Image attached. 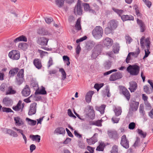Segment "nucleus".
<instances>
[{"mask_svg": "<svg viewBox=\"0 0 153 153\" xmlns=\"http://www.w3.org/2000/svg\"><path fill=\"white\" fill-rule=\"evenodd\" d=\"M140 53V51L139 48H137V51L135 52H130L131 55L135 57H137V56L139 55Z\"/></svg>", "mask_w": 153, "mask_h": 153, "instance_id": "50", "label": "nucleus"}, {"mask_svg": "<svg viewBox=\"0 0 153 153\" xmlns=\"http://www.w3.org/2000/svg\"><path fill=\"white\" fill-rule=\"evenodd\" d=\"M118 149L117 146L114 145L113 146L111 151V153H118Z\"/></svg>", "mask_w": 153, "mask_h": 153, "instance_id": "51", "label": "nucleus"}, {"mask_svg": "<svg viewBox=\"0 0 153 153\" xmlns=\"http://www.w3.org/2000/svg\"><path fill=\"white\" fill-rule=\"evenodd\" d=\"M137 23L140 27V31L142 32H144L145 30V26L142 20L137 19Z\"/></svg>", "mask_w": 153, "mask_h": 153, "instance_id": "24", "label": "nucleus"}, {"mask_svg": "<svg viewBox=\"0 0 153 153\" xmlns=\"http://www.w3.org/2000/svg\"><path fill=\"white\" fill-rule=\"evenodd\" d=\"M94 93V92L92 91H89L87 93L85 99L87 103H89L91 102L92 95Z\"/></svg>", "mask_w": 153, "mask_h": 153, "instance_id": "18", "label": "nucleus"}, {"mask_svg": "<svg viewBox=\"0 0 153 153\" xmlns=\"http://www.w3.org/2000/svg\"><path fill=\"white\" fill-rule=\"evenodd\" d=\"M13 41L15 43H17L20 41L26 42L27 41V39L25 36L22 35L16 38Z\"/></svg>", "mask_w": 153, "mask_h": 153, "instance_id": "28", "label": "nucleus"}, {"mask_svg": "<svg viewBox=\"0 0 153 153\" xmlns=\"http://www.w3.org/2000/svg\"><path fill=\"white\" fill-rule=\"evenodd\" d=\"M48 40V39L45 37H40L38 38L37 42L41 45L45 46L47 45Z\"/></svg>", "mask_w": 153, "mask_h": 153, "instance_id": "14", "label": "nucleus"}, {"mask_svg": "<svg viewBox=\"0 0 153 153\" xmlns=\"http://www.w3.org/2000/svg\"><path fill=\"white\" fill-rule=\"evenodd\" d=\"M38 52L40 53V56L42 57L43 56H44L45 55L47 54H48L47 52L46 51H43L42 50H38Z\"/></svg>", "mask_w": 153, "mask_h": 153, "instance_id": "64", "label": "nucleus"}, {"mask_svg": "<svg viewBox=\"0 0 153 153\" xmlns=\"http://www.w3.org/2000/svg\"><path fill=\"white\" fill-rule=\"evenodd\" d=\"M141 142L140 141V138L137 137L136 140L133 145V146L135 148L137 147L140 146L142 145Z\"/></svg>", "mask_w": 153, "mask_h": 153, "instance_id": "39", "label": "nucleus"}, {"mask_svg": "<svg viewBox=\"0 0 153 153\" xmlns=\"http://www.w3.org/2000/svg\"><path fill=\"white\" fill-rule=\"evenodd\" d=\"M127 71L131 76H137L139 74L140 67L136 65H129L127 68Z\"/></svg>", "mask_w": 153, "mask_h": 153, "instance_id": "4", "label": "nucleus"}, {"mask_svg": "<svg viewBox=\"0 0 153 153\" xmlns=\"http://www.w3.org/2000/svg\"><path fill=\"white\" fill-rule=\"evenodd\" d=\"M33 64L36 68L41 69L42 67L41 60L38 59H35L33 61Z\"/></svg>", "mask_w": 153, "mask_h": 153, "instance_id": "22", "label": "nucleus"}, {"mask_svg": "<svg viewBox=\"0 0 153 153\" xmlns=\"http://www.w3.org/2000/svg\"><path fill=\"white\" fill-rule=\"evenodd\" d=\"M138 132L139 134L141 136V137L144 138L146 137L147 134L146 132H143L142 130L139 129H138Z\"/></svg>", "mask_w": 153, "mask_h": 153, "instance_id": "49", "label": "nucleus"}, {"mask_svg": "<svg viewBox=\"0 0 153 153\" xmlns=\"http://www.w3.org/2000/svg\"><path fill=\"white\" fill-rule=\"evenodd\" d=\"M12 128L17 131L18 133L11 129L6 128L5 129L6 133L15 137H16L18 136V134H21L24 140L25 144H26L27 142V138L26 136L23 134V130L21 129L17 128L15 127H13Z\"/></svg>", "mask_w": 153, "mask_h": 153, "instance_id": "2", "label": "nucleus"}, {"mask_svg": "<svg viewBox=\"0 0 153 153\" xmlns=\"http://www.w3.org/2000/svg\"><path fill=\"white\" fill-rule=\"evenodd\" d=\"M85 111L86 115L91 119H94L95 115L93 107L91 105H88L85 108Z\"/></svg>", "mask_w": 153, "mask_h": 153, "instance_id": "6", "label": "nucleus"}, {"mask_svg": "<svg viewBox=\"0 0 153 153\" xmlns=\"http://www.w3.org/2000/svg\"><path fill=\"white\" fill-rule=\"evenodd\" d=\"M114 111L115 113L116 116H119L121 114L122 112L121 108L120 107H115L114 109Z\"/></svg>", "mask_w": 153, "mask_h": 153, "instance_id": "36", "label": "nucleus"}, {"mask_svg": "<svg viewBox=\"0 0 153 153\" xmlns=\"http://www.w3.org/2000/svg\"><path fill=\"white\" fill-rule=\"evenodd\" d=\"M22 102V101L21 100L19 101L17 105L13 107V110L16 111H19L20 110H21V105Z\"/></svg>", "mask_w": 153, "mask_h": 153, "instance_id": "35", "label": "nucleus"}, {"mask_svg": "<svg viewBox=\"0 0 153 153\" xmlns=\"http://www.w3.org/2000/svg\"><path fill=\"white\" fill-rule=\"evenodd\" d=\"M80 19L78 18L77 19V33L78 31L81 30H82V28L80 25Z\"/></svg>", "mask_w": 153, "mask_h": 153, "instance_id": "52", "label": "nucleus"}, {"mask_svg": "<svg viewBox=\"0 0 153 153\" xmlns=\"http://www.w3.org/2000/svg\"><path fill=\"white\" fill-rule=\"evenodd\" d=\"M130 87L129 89L131 92H133L137 88V85L135 81H132L129 82Z\"/></svg>", "mask_w": 153, "mask_h": 153, "instance_id": "21", "label": "nucleus"}, {"mask_svg": "<svg viewBox=\"0 0 153 153\" xmlns=\"http://www.w3.org/2000/svg\"><path fill=\"white\" fill-rule=\"evenodd\" d=\"M64 1L65 0H56V4L59 7H62L64 4Z\"/></svg>", "mask_w": 153, "mask_h": 153, "instance_id": "44", "label": "nucleus"}, {"mask_svg": "<svg viewBox=\"0 0 153 153\" xmlns=\"http://www.w3.org/2000/svg\"><path fill=\"white\" fill-rule=\"evenodd\" d=\"M98 135V134L95 133L92 137L90 139H87L86 140L87 143L90 145L94 144L97 141Z\"/></svg>", "mask_w": 153, "mask_h": 153, "instance_id": "12", "label": "nucleus"}, {"mask_svg": "<svg viewBox=\"0 0 153 153\" xmlns=\"http://www.w3.org/2000/svg\"><path fill=\"white\" fill-rule=\"evenodd\" d=\"M2 110L3 112H13V111L10 108H8L3 107L2 108Z\"/></svg>", "mask_w": 153, "mask_h": 153, "instance_id": "59", "label": "nucleus"}, {"mask_svg": "<svg viewBox=\"0 0 153 153\" xmlns=\"http://www.w3.org/2000/svg\"><path fill=\"white\" fill-rule=\"evenodd\" d=\"M113 10L118 15L121 17L122 15L124 12V10H119L117 8L113 7L112 8Z\"/></svg>", "mask_w": 153, "mask_h": 153, "instance_id": "41", "label": "nucleus"}, {"mask_svg": "<svg viewBox=\"0 0 153 153\" xmlns=\"http://www.w3.org/2000/svg\"><path fill=\"white\" fill-rule=\"evenodd\" d=\"M123 77L122 74L120 72L112 74L109 78L110 81H114L117 79L121 78Z\"/></svg>", "mask_w": 153, "mask_h": 153, "instance_id": "10", "label": "nucleus"}, {"mask_svg": "<svg viewBox=\"0 0 153 153\" xmlns=\"http://www.w3.org/2000/svg\"><path fill=\"white\" fill-rule=\"evenodd\" d=\"M121 19L123 21L127 20H133L134 17L131 15H123L121 16Z\"/></svg>", "mask_w": 153, "mask_h": 153, "instance_id": "27", "label": "nucleus"}, {"mask_svg": "<svg viewBox=\"0 0 153 153\" xmlns=\"http://www.w3.org/2000/svg\"><path fill=\"white\" fill-rule=\"evenodd\" d=\"M26 120L27 121L28 124L31 126H34L36 123V120L31 119L28 118H26Z\"/></svg>", "mask_w": 153, "mask_h": 153, "instance_id": "38", "label": "nucleus"}, {"mask_svg": "<svg viewBox=\"0 0 153 153\" xmlns=\"http://www.w3.org/2000/svg\"><path fill=\"white\" fill-rule=\"evenodd\" d=\"M65 133V129L62 127H58L55 130L54 133L57 134H63Z\"/></svg>", "mask_w": 153, "mask_h": 153, "instance_id": "29", "label": "nucleus"}, {"mask_svg": "<svg viewBox=\"0 0 153 153\" xmlns=\"http://www.w3.org/2000/svg\"><path fill=\"white\" fill-rule=\"evenodd\" d=\"M139 105V102H137L132 101L131 102L130 107L133 111H136L137 110Z\"/></svg>", "mask_w": 153, "mask_h": 153, "instance_id": "23", "label": "nucleus"}, {"mask_svg": "<svg viewBox=\"0 0 153 153\" xmlns=\"http://www.w3.org/2000/svg\"><path fill=\"white\" fill-rule=\"evenodd\" d=\"M113 51L114 53H117L119 50V47L117 45H114L113 46Z\"/></svg>", "mask_w": 153, "mask_h": 153, "instance_id": "61", "label": "nucleus"}, {"mask_svg": "<svg viewBox=\"0 0 153 153\" xmlns=\"http://www.w3.org/2000/svg\"><path fill=\"white\" fill-rule=\"evenodd\" d=\"M36 94H47V92L45 90V87H42L41 89L38 91H36Z\"/></svg>", "mask_w": 153, "mask_h": 153, "instance_id": "43", "label": "nucleus"}, {"mask_svg": "<svg viewBox=\"0 0 153 153\" xmlns=\"http://www.w3.org/2000/svg\"><path fill=\"white\" fill-rule=\"evenodd\" d=\"M120 144L122 146L126 149L129 148V141L127 139L126 135H124L122 137Z\"/></svg>", "mask_w": 153, "mask_h": 153, "instance_id": "9", "label": "nucleus"}, {"mask_svg": "<svg viewBox=\"0 0 153 153\" xmlns=\"http://www.w3.org/2000/svg\"><path fill=\"white\" fill-rule=\"evenodd\" d=\"M7 85L5 83L2 84L0 86V90L4 92L6 90L7 91Z\"/></svg>", "mask_w": 153, "mask_h": 153, "instance_id": "45", "label": "nucleus"}, {"mask_svg": "<svg viewBox=\"0 0 153 153\" xmlns=\"http://www.w3.org/2000/svg\"><path fill=\"white\" fill-rule=\"evenodd\" d=\"M78 146L81 149H84L85 148L84 143L82 142V140H79L78 141Z\"/></svg>", "mask_w": 153, "mask_h": 153, "instance_id": "55", "label": "nucleus"}, {"mask_svg": "<svg viewBox=\"0 0 153 153\" xmlns=\"http://www.w3.org/2000/svg\"><path fill=\"white\" fill-rule=\"evenodd\" d=\"M8 56L10 59L13 60H17L20 57V52L18 50H12L9 53Z\"/></svg>", "mask_w": 153, "mask_h": 153, "instance_id": "7", "label": "nucleus"}, {"mask_svg": "<svg viewBox=\"0 0 153 153\" xmlns=\"http://www.w3.org/2000/svg\"><path fill=\"white\" fill-rule=\"evenodd\" d=\"M30 90L29 86L26 85L22 89V94L23 96L26 97L30 95Z\"/></svg>", "mask_w": 153, "mask_h": 153, "instance_id": "13", "label": "nucleus"}, {"mask_svg": "<svg viewBox=\"0 0 153 153\" xmlns=\"http://www.w3.org/2000/svg\"><path fill=\"white\" fill-rule=\"evenodd\" d=\"M144 91L147 94H150L152 92V90L150 89L148 86L145 85L143 87Z\"/></svg>", "mask_w": 153, "mask_h": 153, "instance_id": "47", "label": "nucleus"}, {"mask_svg": "<svg viewBox=\"0 0 153 153\" xmlns=\"http://www.w3.org/2000/svg\"><path fill=\"white\" fill-rule=\"evenodd\" d=\"M113 30L110 28L109 26L106 27L105 30V32L106 34H109L112 32Z\"/></svg>", "mask_w": 153, "mask_h": 153, "instance_id": "48", "label": "nucleus"}, {"mask_svg": "<svg viewBox=\"0 0 153 153\" xmlns=\"http://www.w3.org/2000/svg\"><path fill=\"white\" fill-rule=\"evenodd\" d=\"M30 137L31 138L33 141H36L38 142H40L41 139V137L38 135H30Z\"/></svg>", "mask_w": 153, "mask_h": 153, "instance_id": "33", "label": "nucleus"}, {"mask_svg": "<svg viewBox=\"0 0 153 153\" xmlns=\"http://www.w3.org/2000/svg\"><path fill=\"white\" fill-rule=\"evenodd\" d=\"M100 49L99 48H97V47H95L91 56V58L94 59H96L100 54Z\"/></svg>", "mask_w": 153, "mask_h": 153, "instance_id": "16", "label": "nucleus"}, {"mask_svg": "<svg viewBox=\"0 0 153 153\" xmlns=\"http://www.w3.org/2000/svg\"><path fill=\"white\" fill-rule=\"evenodd\" d=\"M14 120L16 126H20L24 124V122L19 117H14Z\"/></svg>", "mask_w": 153, "mask_h": 153, "instance_id": "25", "label": "nucleus"}, {"mask_svg": "<svg viewBox=\"0 0 153 153\" xmlns=\"http://www.w3.org/2000/svg\"><path fill=\"white\" fill-rule=\"evenodd\" d=\"M101 120H98L95 121H94L93 122V124L97 126H101L102 125Z\"/></svg>", "mask_w": 153, "mask_h": 153, "instance_id": "62", "label": "nucleus"}, {"mask_svg": "<svg viewBox=\"0 0 153 153\" xmlns=\"http://www.w3.org/2000/svg\"><path fill=\"white\" fill-rule=\"evenodd\" d=\"M118 22L114 20H111L108 22V25L113 30H115L117 27Z\"/></svg>", "mask_w": 153, "mask_h": 153, "instance_id": "15", "label": "nucleus"}, {"mask_svg": "<svg viewBox=\"0 0 153 153\" xmlns=\"http://www.w3.org/2000/svg\"><path fill=\"white\" fill-rule=\"evenodd\" d=\"M103 43L104 45L106 46H111L113 43V40L112 39L107 37L103 41Z\"/></svg>", "mask_w": 153, "mask_h": 153, "instance_id": "26", "label": "nucleus"}, {"mask_svg": "<svg viewBox=\"0 0 153 153\" xmlns=\"http://www.w3.org/2000/svg\"><path fill=\"white\" fill-rule=\"evenodd\" d=\"M59 71L60 72L62 75V78H64V79H65L66 77V74L63 68H60L59 69Z\"/></svg>", "mask_w": 153, "mask_h": 153, "instance_id": "53", "label": "nucleus"}, {"mask_svg": "<svg viewBox=\"0 0 153 153\" xmlns=\"http://www.w3.org/2000/svg\"><path fill=\"white\" fill-rule=\"evenodd\" d=\"M95 42L92 40H89L86 42L85 46V49L88 51L91 50L95 45Z\"/></svg>", "mask_w": 153, "mask_h": 153, "instance_id": "19", "label": "nucleus"}, {"mask_svg": "<svg viewBox=\"0 0 153 153\" xmlns=\"http://www.w3.org/2000/svg\"><path fill=\"white\" fill-rule=\"evenodd\" d=\"M82 6H83L85 11H90V7L88 4L86 3L82 4L80 0H78L77 2V14L79 15H82L83 10Z\"/></svg>", "mask_w": 153, "mask_h": 153, "instance_id": "3", "label": "nucleus"}, {"mask_svg": "<svg viewBox=\"0 0 153 153\" xmlns=\"http://www.w3.org/2000/svg\"><path fill=\"white\" fill-rule=\"evenodd\" d=\"M19 69L18 68H15L11 69L9 71V74L10 76H13L17 72L18 74L16 78V82L19 85H21L23 82L24 70L23 69H21L19 71Z\"/></svg>", "mask_w": 153, "mask_h": 153, "instance_id": "1", "label": "nucleus"}, {"mask_svg": "<svg viewBox=\"0 0 153 153\" xmlns=\"http://www.w3.org/2000/svg\"><path fill=\"white\" fill-rule=\"evenodd\" d=\"M111 66V62L109 60L105 61L104 64V66L105 68L106 69H109Z\"/></svg>", "mask_w": 153, "mask_h": 153, "instance_id": "40", "label": "nucleus"}, {"mask_svg": "<svg viewBox=\"0 0 153 153\" xmlns=\"http://www.w3.org/2000/svg\"><path fill=\"white\" fill-rule=\"evenodd\" d=\"M37 33L40 35H45L48 34V31L44 28L39 29L37 30Z\"/></svg>", "mask_w": 153, "mask_h": 153, "instance_id": "34", "label": "nucleus"}, {"mask_svg": "<svg viewBox=\"0 0 153 153\" xmlns=\"http://www.w3.org/2000/svg\"><path fill=\"white\" fill-rule=\"evenodd\" d=\"M3 103L6 106H9L12 105L13 101L8 97H5L3 100Z\"/></svg>", "mask_w": 153, "mask_h": 153, "instance_id": "20", "label": "nucleus"}, {"mask_svg": "<svg viewBox=\"0 0 153 153\" xmlns=\"http://www.w3.org/2000/svg\"><path fill=\"white\" fill-rule=\"evenodd\" d=\"M19 47L23 50H25L27 48V45L25 43H20L19 45Z\"/></svg>", "mask_w": 153, "mask_h": 153, "instance_id": "42", "label": "nucleus"}, {"mask_svg": "<svg viewBox=\"0 0 153 153\" xmlns=\"http://www.w3.org/2000/svg\"><path fill=\"white\" fill-rule=\"evenodd\" d=\"M36 105L37 103L35 102H34L30 104L28 113V115L31 116L35 114L36 110Z\"/></svg>", "mask_w": 153, "mask_h": 153, "instance_id": "11", "label": "nucleus"}, {"mask_svg": "<svg viewBox=\"0 0 153 153\" xmlns=\"http://www.w3.org/2000/svg\"><path fill=\"white\" fill-rule=\"evenodd\" d=\"M108 134L109 137L111 138H116L118 137L117 132L116 131H109Z\"/></svg>", "mask_w": 153, "mask_h": 153, "instance_id": "30", "label": "nucleus"}, {"mask_svg": "<svg viewBox=\"0 0 153 153\" xmlns=\"http://www.w3.org/2000/svg\"><path fill=\"white\" fill-rule=\"evenodd\" d=\"M53 64V60L51 57L49 58V61L48 62V68H49L51 65Z\"/></svg>", "mask_w": 153, "mask_h": 153, "instance_id": "56", "label": "nucleus"}, {"mask_svg": "<svg viewBox=\"0 0 153 153\" xmlns=\"http://www.w3.org/2000/svg\"><path fill=\"white\" fill-rule=\"evenodd\" d=\"M103 85V84H96L94 85V88L95 89H96L97 91H98L100 88L102 87Z\"/></svg>", "mask_w": 153, "mask_h": 153, "instance_id": "63", "label": "nucleus"}, {"mask_svg": "<svg viewBox=\"0 0 153 153\" xmlns=\"http://www.w3.org/2000/svg\"><path fill=\"white\" fill-rule=\"evenodd\" d=\"M106 106L105 105H102L100 107L96 106L95 108L97 110L99 111L101 114H103L104 112V110Z\"/></svg>", "mask_w": 153, "mask_h": 153, "instance_id": "37", "label": "nucleus"}, {"mask_svg": "<svg viewBox=\"0 0 153 153\" xmlns=\"http://www.w3.org/2000/svg\"><path fill=\"white\" fill-rule=\"evenodd\" d=\"M125 38L127 43L130 44L132 41V39L128 35L126 36Z\"/></svg>", "mask_w": 153, "mask_h": 153, "instance_id": "54", "label": "nucleus"}, {"mask_svg": "<svg viewBox=\"0 0 153 153\" xmlns=\"http://www.w3.org/2000/svg\"><path fill=\"white\" fill-rule=\"evenodd\" d=\"M16 91L15 90L13 89L12 86H9L7 88V89L6 92V95L12 94H15Z\"/></svg>", "mask_w": 153, "mask_h": 153, "instance_id": "32", "label": "nucleus"}, {"mask_svg": "<svg viewBox=\"0 0 153 153\" xmlns=\"http://www.w3.org/2000/svg\"><path fill=\"white\" fill-rule=\"evenodd\" d=\"M103 30L102 28L100 26H97L93 30L92 35L96 39H98L102 36Z\"/></svg>", "mask_w": 153, "mask_h": 153, "instance_id": "5", "label": "nucleus"}, {"mask_svg": "<svg viewBox=\"0 0 153 153\" xmlns=\"http://www.w3.org/2000/svg\"><path fill=\"white\" fill-rule=\"evenodd\" d=\"M69 22L70 23L71 26L73 27L72 32L73 34L75 33V30H76V21H75L74 17L73 16H69L68 19Z\"/></svg>", "mask_w": 153, "mask_h": 153, "instance_id": "8", "label": "nucleus"}, {"mask_svg": "<svg viewBox=\"0 0 153 153\" xmlns=\"http://www.w3.org/2000/svg\"><path fill=\"white\" fill-rule=\"evenodd\" d=\"M146 6L150 8L152 5V2L148 0H143Z\"/></svg>", "mask_w": 153, "mask_h": 153, "instance_id": "58", "label": "nucleus"}, {"mask_svg": "<svg viewBox=\"0 0 153 153\" xmlns=\"http://www.w3.org/2000/svg\"><path fill=\"white\" fill-rule=\"evenodd\" d=\"M99 145L97 148L96 150L99 151H103L106 145L103 142H99Z\"/></svg>", "mask_w": 153, "mask_h": 153, "instance_id": "31", "label": "nucleus"}, {"mask_svg": "<svg viewBox=\"0 0 153 153\" xmlns=\"http://www.w3.org/2000/svg\"><path fill=\"white\" fill-rule=\"evenodd\" d=\"M119 118H117L116 116L113 117L111 119L112 121L114 123H118L120 120Z\"/></svg>", "mask_w": 153, "mask_h": 153, "instance_id": "57", "label": "nucleus"}, {"mask_svg": "<svg viewBox=\"0 0 153 153\" xmlns=\"http://www.w3.org/2000/svg\"><path fill=\"white\" fill-rule=\"evenodd\" d=\"M146 46V49L145 50H149L150 48V42L149 41V38H147L145 39Z\"/></svg>", "mask_w": 153, "mask_h": 153, "instance_id": "46", "label": "nucleus"}, {"mask_svg": "<svg viewBox=\"0 0 153 153\" xmlns=\"http://www.w3.org/2000/svg\"><path fill=\"white\" fill-rule=\"evenodd\" d=\"M121 90L123 94L126 97L127 100L128 101L130 97V94L129 91L124 87L122 88Z\"/></svg>", "mask_w": 153, "mask_h": 153, "instance_id": "17", "label": "nucleus"}, {"mask_svg": "<svg viewBox=\"0 0 153 153\" xmlns=\"http://www.w3.org/2000/svg\"><path fill=\"white\" fill-rule=\"evenodd\" d=\"M135 126V123H131L128 125V128L130 129L133 130Z\"/></svg>", "mask_w": 153, "mask_h": 153, "instance_id": "60", "label": "nucleus"}]
</instances>
